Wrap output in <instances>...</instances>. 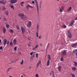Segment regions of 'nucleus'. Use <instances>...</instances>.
I'll return each instance as SVG.
<instances>
[{
	"mask_svg": "<svg viewBox=\"0 0 77 77\" xmlns=\"http://www.w3.org/2000/svg\"><path fill=\"white\" fill-rule=\"evenodd\" d=\"M68 37L69 38H71L72 37V35H71V32L69 31H68Z\"/></svg>",
	"mask_w": 77,
	"mask_h": 77,
	"instance_id": "nucleus-6",
	"label": "nucleus"
},
{
	"mask_svg": "<svg viewBox=\"0 0 77 77\" xmlns=\"http://www.w3.org/2000/svg\"><path fill=\"white\" fill-rule=\"evenodd\" d=\"M58 1H59V0H57Z\"/></svg>",
	"mask_w": 77,
	"mask_h": 77,
	"instance_id": "nucleus-64",
	"label": "nucleus"
},
{
	"mask_svg": "<svg viewBox=\"0 0 77 77\" xmlns=\"http://www.w3.org/2000/svg\"><path fill=\"white\" fill-rule=\"evenodd\" d=\"M33 52H32L30 53V55H31V56L32 55V54H33Z\"/></svg>",
	"mask_w": 77,
	"mask_h": 77,
	"instance_id": "nucleus-42",
	"label": "nucleus"
},
{
	"mask_svg": "<svg viewBox=\"0 0 77 77\" xmlns=\"http://www.w3.org/2000/svg\"><path fill=\"white\" fill-rule=\"evenodd\" d=\"M76 51V52H77V49L74 50L73 51V53H75Z\"/></svg>",
	"mask_w": 77,
	"mask_h": 77,
	"instance_id": "nucleus-32",
	"label": "nucleus"
},
{
	"mask_svg": "<svg viewBox=\"0 0 77 77\" xmlns=\"http://www.w3.org/2000/svg\"><path fill=\"white\" fill-rule=\"evenodd\" d=\"M0 43H1V42H2V40H1V39H0Z\"/></svg>",
	"mask_w": 77,
	"mask_h": 77,
	"instance_id": "nucleus-53",
	"label": "nucleus"
},
{
	"mask_svg": "<svg viewBox=\"0 0 77 77\" xmlns=\"http://www.w3.org/2000/svg\"><path fill=\"white\" fill-rule=\"evenodd\" d=\"M50 75H51V72L50 73Z\"/></svg>",
	"mask_w": 77,
	"mask_h": 77,
	"instance_id": "nucleus-55",
	"label": "nucleus"
},
{
	"mask_svg": "<svg viewBox=\"0 0 77 77\" xmlns=\"http://www.w3.org/2000/svg\"><path fill=\"white\" fill-rule=\"evenodd\" d=\"M77 43H74L73 44L72 46L71 47H76V46H77Z\"/></svg>",
	"mask_w": 77,
	"mask_h": 77,
	"instance_id": "nucleus-12",
	"label": "nucleus"
},
{
	"mask_svg": "<svg viewBox=\"0 0 77 77\" xmlns=\"http://www.w3.org/2000/svg\"><path fill=\"white\" fill-rule=\"evenodd\" d=\"M0 3H2L3 5H5V3L4 2V0H2V2L0 1Z\"/></svg>",
	"mask_w": 77,
	"mask_h": 77,
	"instance_id": "nucleus-16",
	"label": "nucleus"
},
{
	"mask_svg": "<svg viewBox=\"0 0 77 77\" xmlns=\"http://www.w3.org/2000/svg\"><path fill=\"white\" fill-rule=\"evenodd\" d=\"M31 68V66L29 67V68H30V69Z\"/></svg>",
	"mask_w": 77,
	"mask_h": 77,
	"instance_id": "nucleus-60",
	"label": "nucleus"
},
{
	"mask_svg": "<svg viewBox=\"0 0 77 77\" xmlns=\"http://www.w3.org/2000/svg\"><path fill=\"white\" fill-rule=\"evenodd\" d=\"M30 5H27L26 6V8L27 9H28V8H30Z\"/></svg>",
	"mask_w": 77,
	"mask_h": 77,
	"instance_id": "nucleus-27",
	"label": "nucleus"
},
{
	"mask_svg": "<svg viewBox=\"0 0 77 77\" xmlns=\"http://www.w3.org/2000/svg\"><path fill=\"white\" fill-rule=\"evenodd\" d=\"M72 70L73 71H75L76 70V68L75 67H74L72 68Z\"/></svg>",
	"mask_w": 77,
	"mask_h": 77,
	"instance_id": "nucleus-21",
	"label": "nucleus"
},
{
	"mask_svg": "<svg viewBox=\"0 0 77 77\" xmlns=\"http://www.w3.org/2000/svg\"><path fill=\"white\" fill-rule=\"evenodd\" d=\"M48 60L47 63V66H49V64H50V60H51V59L50 58V55H48Z\"/></svg>",
	"mask_w": 77,
	"mask_h": 77,
	"instance_id": "nucleus-3",
	"label": "nucleus"
},
{
	"mask_svg": "<svg viewBox=\"0 0 77 77\" xmlns=\"http://www.w3.org/2000/svg\"><path fill=\"white\" fill-rule=\"evenodd\" d=\"M31 24H32L31 21H29L28 24L27 25V26L28 27H30L31 26Z\"/></svg>",
	"mask_w": 77,
	"mask_h": 77,
	"instance_id": "nucleus-9",
	"label": "nucleus"
},
{
	"mask_svg": "<svg viewBox=\"0 0 77 77\" xmlns=\"http://www.w3.org/2000/svg\"><path fill=\"white\" fill-rule=\"evenodd\" d=\"M36 36L37 38H38V32H37L36 33Z\"/></svg>",
	"mask_w": 77,
	"mask_h": 77,
	"instance_id": "nucleus-38",
	"label": "nucleus"
},
{
	"mask_svg": "<svg viewBox=\"0 0 77 77\" xmlns=\"http://www.w3.org/2000/svg\"><path fill=\"white\" fill-rule=\"evenodd\" d=\"M65 2H66V1H65Z\"/></svg>",
	"mask_w": 77,
	"mask_h": 77,
	"instance_id": "nucleus-62",
	"label": "nucleus"
},
{
	"mask_svg": "<svg viewBox=\"0 0 77 77\" xmlns=\"http://www.w3.org/2000/svg\"><path fill=\"white\" fill-rule=\"evenodd\" d=\"M39 38V39H41V36H39L38 37Z\"/></svg>",
	"mask_w": 77,
	"mask_h": 77,
	"instance_id": "nucleus-49",
	"label": "nucleus"
},
{
	"mask_svg": "<svg viewBox=\"0 0 77 77\" xmlns=\"http://www.w3.org/2000/svg\"><path fill=\"white\" fill-rule=\"evenodd\" d=\"M17 2V0H11L10 2L11 4H14Z\"/></svg>",
	"mask_w": 77,
	"mask_h": 77,
	"instance_id": "nucleus-5",
	"label": "nucleus"
},
{
	"mask_svg": "<svg viewBox=\"0 0 77 77\" xmlns=\"http://www.w3.org/2000/svg\"><path fill=\"white\" fill-rule=\"evenodd\" d=\"M23 63H24V60H22V62H20V64L21 65H23Z\"/></svg>",
	"mask_w": 77,
	"mask_h": 77,
	"instance_id": "nucleus-28",
	"label": "nucleus"
},
{
	"mask_svg": "<svg viewBox=\"0 0 77 77\" xmlns=\"http://www.w3.org/2000/svg\"><path fill=\"white\" fill-rule=\"evenodd\" d=\"M19 17H21V19H23L25 18H27V17L23 13L19 14H18Z\"/></svg>",
	"mask_w": 77,
	"mask_h": 77,
	"instance_id": "nucleus-1",
	"label": "nucleus"
},
{
	"mask_svg": "<svg viewBox=\"0 0 77 77\" xmlns=\"http://www.w3.org/2000/svg\"><path fill=\"white\" fill-rule=\"evenodd\" d=\"M62 27H64V28H66V26L64 24L62 26Z\"/></svg>",
	"mask_w": 77,
	"mask_h": 77,
	"instance_id": "nucleus-24",
	"label": "nucleus"
},
{
	"mask_svg": "<svg viewBox=\"0 0 77 77\" xmlns=\"http://www.w3.org/2000/svg\"><path fill=\"white\" fill-rule=\"evenodd\" d=\"M42 46V44H41V43L40 44V46Z\"/></svg>",
	"mask_w": 77,
	"mask_h": 77,
	"instance_id": "nucleus-51",
	"label": "nucleus"
},
{
	"mask_svg": "<svg viewBox=\"0 0 77 77\" xmlns=\"http://www.w3.org/2000/svg\"><path fill=\"white\" fill-rule=\"evenodd\" d=\"M74 63L75 66H77V63L75 62H74Z\"/></svg>",
	"mask_w": 77,
	"mask_h": 77,
	"instance_id": "nucleus-25",
	"label": "nucleus"
},
{
	"mask_svg": "<svg viewBox=\"0 0 77 77\" xmlns=\"http://www.w3.org/2000/svg\"><path fill=\"white\" fill-rule=\"evenodd\" d=\"M9 41H7V39H4V45H6V44H7V45H9Z\"/></svg>",
	"mask_w": 77,
	"mask_h": 77,
	"instance_id": "nucleus-2",
	"label": "nucleus"
},
{
	"mask_svg": "<svg viewBox=\"0 0 77 77\" xmlns=\"http://www.w3.org/2000/svg\"><path fill=\"white\" fill-rule=\"evenodd\" d=\"M52 77H55V75H54V71H52Z\"/></svg>",
	"mask_w": 77,
	"mask_h": 77,
	"instance_id": "nucleus-17",
	"label": "nucleus"
},
{
	"mask_svg": "<svg viewBox=\"0 0 77 77\" xmlns=\"http://www.w3.org/2000/svg\"><path fill=\"white\" fill-rule=\"evenodd\" d=\"M21 5L23 6V4H21Z\"/></svg>",
	"mask_w": 77,
	"mask_h": 77,
	"instance_id": "nucleus-61",
	"label": "nucleus"
},
{
	"mask_svg": "<svg viewBox=\"0 0 77 77\" xmlns=\"http://www.w3.org/2000/svg\"><path fill=\"white\" fill-rule=\"evenodd\" d=\"M16 44H17V40H16V39H14L13 40V44L14 45H15Z\"/></svg>",
	"mask_w": 77,
	"mask_h": 77,
	"instance_id": "nucleus-15",
	"label": "nucleus"
},
{
	"mask_svg": "<svg viewBox=\"0 0 77 77\" xmlns=\"http://www.w3.org/2000/svg\"><path fill=\"white\" fill-rule=\"evenodd\" d=\"M3 49V47L2 46H1L0 47V50H2Z\"/></svg>",
	"mask_w": 77,
	"mask_h": 77,
	"instance_id": "nucleus-39",
	"label": "nucleus"
},
{
	"mask_svg": "<svg viewBox=\"0 0 77 77\" xmlns=\"http://www.w3.org/2000/svg\"><path fill=\"white\" fill-rule=\"evenodd\" d=\"M41 63V60H39L38 61V62L37 64V68L38 67V66H39V65H40Z\"/></svg>",
	"mask_w": 77,
	"mask_h": 77,
	"instance_id": "nucleus-11",
	"label": "nucleus"
},
{
	"mask_svg": "<svg viewBox=\"0 0 77 77\" xmlns=\"http://www.w3.org/2000/svg\"><path fill=\"white\" fill-rule=\"evenodd\" d=\"M17 47H15L14 48V50L15 51H16L17 50Z\"/></svg>",
	"mask_w": 77,
	"mask_h": 77,
	"instance_id": "nucleus-40",
	"label": "nucleus"
},
{
	"mask_svg": "<svg viewBox=\"0 0 77 77\" xmlns=\"http://www.w3.org/2000/svg\"><path fill=\"white\" fill-rule=\"evenodd\" d=\"M1 18L0 17V20H1Z\"/></svg>",
	"mask_w": 77,
	"mask_h": 77,
	"instance_id": "nucleus-63",
	"label": "nucleus"
},
{
	"mask_svg": "<svg viewBox=\"0 0 77 77\" xmlns=\"http://www.w3.org/2000/svg\"><path fill=\"white\" fill-rule=\"evenodd\" d=\"M62 69V66H59L58 67V70L60 72L61 71V69Z\"/></svg>",
	"mask_w": 77,
	"mask_h": 77,
	"instance_id": "nucleus-14",
	"label": "nucleus"
},
{
	"mask_svg": "<svg viewBox=\"0 0 77 77\" xmlns=\"http://www.w3.org/2000/svg\"><path fill=\"white\" fill-rule=\"evenodd\" d=\"M6 29L5 28H3V32L4 33H5L6 32Z\"/></svg>",
	"mask_w": 77,
	"mask_h": 77,
	"instance_id": "nucleus-18",
	"label": "nucleus"
},
{
	"mask_svg": "<svg viewBox=\"0 0 77 77\" xmlns=\"http://www.w3.org/2000/svg\"><path fill=\"white\" fill-rule=\"evenodd\" d=\"M36 58H38V54H36Z\"/></svg>",
	"mask_w": 77,
	"mask_h": 77,
	"instance_id": "nucleus-36",
	"label": "nucleus"
},
{
	"mask_svg": "<svg viewBox=\"0 0 77 77\" xmlns=\"http://www.w3.org/2000/svg\"><path fill=\"white\" fill-rule=\"evenodd\" d=\"M39 24H37V30H38L39 29Z\"/></svg>",
	"mask_w": 77,
	"mask_h": 77,
	"instance_id": "nucleus-22",
	"label": "nucleus"
},
{
	"mask_svg": "<svg viewBox=\"0 0 77 77\" xmlns=\"http://www.w3.org/2000/svg\"><path fill=\"white\" fill-rule=\"evenodd\" d=\"M32 4H34V3H35V2L33 1L32 2Z\"/></svg>",
	"mask_w": 77,
	"mask_h": 77,
	"instance_id": "nucleus-48",
	"label": "nucleus"
},
{
	"mask_svg": "<svg viewBox=\"0 0 77 77\" xmlns=\"http://www.w3.org/2000/svg\"><path fill=\"white\" fill-rule=\"evenodd\" d=\"M75 55L76 56H77V52H76L75 53Z\"/></svg>",
	"mask_w": 77,
	"mask_h": 77,
	"instance_id": "nucleus-52",
	"label": "nucleus"
},
{
	"mask_svg": "<svg viewBox=\"0 0 77 77\" xmlns=\"http://www.w3.org/2000/svg\"><path fill=\"white\" fill-rule=\"evenodd\" d=\"M10 31L11 32V33H14V30L12 29H10Z\"/></svg>",
	"mask_w": 77,
	"mask_h": 77,
	"instance_id": "nucleus-30",
	"label": "nucleus"
},
{
	"mask_svg": "<svg viewBox=\"0 0 77 77\" xmlns=\"http://www.w3.org/2000/svg\"><path fill=\"white\" fill-rule=\"evenodd\" d=\"M60 60L61 61H63V57L61 58Z\"/></svg>",
	"mask_w": 77,
	"mask_h": 77,
	"instance_id": "nucleus-35",
	"label": "nucleus"
},
{
	"mask_svg": "<svg viewBox=\"0 0 77 77\" xmlns=\"http://www.w3.org/2000/svg\"><path fill=\"white\" fill-rule=\"evenodd\" d=\"M11 68H12V67H10L8 68L7 71V72H9V70L10 69H11Z\"/></svg>",
	"mask_w": 77,
	"mask_h": 77,
	"instance_id": "nucleus-29",
	"label": "nucleus"
},
{
	"mask_svg": "<svg viewBox=\"0 0 77 77\" xmlns=\"http://www.w3.org/2000/svg\"><path fill=\"white\" fill-rule=\"evenodd\" d=\"M77 20V17L75 18V20Z\"/></svg>",
	"mask_w": 77,
	"mask_h": 77,
	"instance_id": "nucleus-50",
	"label": "nucleus"
},
{
	"mask_svg": "<svg viewBox=\"0 0 77 77\" xmlns=\"http://www.w3.org/2000/svg\"><path fill=\"white\" fill-rule=\"evenodd\" d=\"M71 75L72 76V77H75V75L74 74H73L72 73H71Z\"/></svg>",
	"mask_w": 77,
	"mask_h": 77,
	"instance_id": "nucleus-31",
	"label": "nucleus"
},
{
	"mask_svg": "<svg viewBox=\"0 0 77 77\" xmlns=\"http://www.w3.org/2000/svg\"><path fill=\"white\" fill-rule=\"evenodd\" d=\"M9 77H13V76H11V75H10V76H9Z\"/></svg>",
	"mask_w": 77,
	"mask_h": 77,
	"instance_id": "nucleus-54",
	"label": "nucleus"
},
{
	"mask_svg": "<svg viewBox=\"0 0 77 77\" xmlns=\"http://www.w3.org/2000/svg\"><path fill=\"white\" fill-rule=\"evenodd\" d=\"M74 23H75L74 20H72L70 22V26H72L74 24Z\"/></svg>",
	"mask_w": 77,
	"mask_h": 77,
	"instance_id": "nucleus-7",
	"label": "nucleus"
},
{
	"mask_svg": "<svg viewBox=\"0 0 77 77\" xmlns=\"http://www.w3.org/2000/svg\"><path fill=\"white\" fill-rule=\"evenodd\" d=\"M41 3H42V2H40L39 6H41Z\"/></svg>",
	"mask_w": 77,
	"mask_h": 77,
	"instance_id": "nucleus-44",
	"label": "nucleus"
},
{
	"mask_svg": "<svg viewBox=\"0 0 77 77\" xmlns=\"http://www.w3.org/2000/svg\"><path fill=\"white\" fill-rule=\"evenodd\" d=\"M21 77H23V75H21Z\"/></svg>",
	"mask_w": 77,
	"mask_h": 77,
	"instance_id": "nucleus-59",
	"label": "nucleus"
},
{
	"mask_svg": "<svg viewBox=\"0 0 77 77\" xmlns=\"http://www.w3.org/2000/svg\"><path fill=\"white\" fill-rule=\"evenodd\" d=\"M63 8V7H62V9Z\"/></svg>",
	"mask_w": 77,
	"mask_h": 77,
	"instance_id": "nucleus-57",
	"label": "nucleus"
},
{
	"mask_svg": "<svg viewBox=\"0 0 77 77\" xmlns=\"http://www.w3.org/2000/svg\"><path fill=\"white\" fill-rule=\"evenodd\" d=\"M21 30H22L23 33H24V32H25V29L23 28V26L21 27Z\"/></svg>",
	"mask_w": 77,
	"mask_h": 77,
	"instance_id": "nucleus-10",
	"label": "nucleus"
},
{
	"mask_svg": "<svg viewBox=\"0 0 77 77\" xmlns=\"http://www.w3.org/2000/svg\"><path fill=\"white\" fill-rule=\"evenodd\" d=\"M11 8H12L13 9H14V5H13L11 6Z\"/></svg>",
	"mask_w": 77,
	"mask_h": 77,
	"instance_id": "nucleus-33",
	"label": "nucleus"
},
{
	"mask_svg": "<svg viewBox=\"0 0 77 77\" xmlns=\"http://www.w3.org/2000/svg\"><path fill=\"white\" fill-rule=\"evenodd\" d=\"M17 30L20 29V28H19V27L18 26V25L17 26Z\"/></svg>",
	"mask_w": 77,
	"mask_h": 77,
	"instance_id": "nucleus-34",
	"label": "nucleus"
},
{
	"mask_svg": "<svg viewBox=\"0 0 77 77\" xmlns=\"http://www.w3.org/2000/svg\"><path fill=\"white\" fill-rule=\"evenodd\" d=\"M6 27L8 29L9 27V25L8 24H7L6 25Z\"/></svg>",
	"mask_w": 77,
	"mask_h": 77,
	"instance_id": "nucleus-23",
	"label": "nucleus"
},
{
	"mask_svg": "<svg viewBox=\"0 0 77 77\" xmlns=\"http://www.w3.org/2000/svg\"><path fill=\"white\" fill-rule=\"evenodd\" d=\"M4 21H7L6 19L5 18H4Z\"/></svg>",
	"mask_w": 77,
	"mask_h": 77,
	"instance_id": "nucleus-47",
	"label": "nucleus"
},
{
	"mask_svg": "<svg viewBox=\"0 0 77 77\" xmlns=\"http://www.w3.org/2000/svg\"><path fill=\"white\" fill-rule=\"evenodd\" d=\"M61 54L63 56L66 55V51L65 50H64L63 51L61 52Z\"/></svg>",
	"mask_w": 77,
	"mask_h": 77,
	"instance_id": "nucleus-8",
	"label": "nucleus"
},
{
	"mask_svg": "<svg viewBox=\"0 0 77 77\" xmlns=\"http://www.w3.org/2000/svg\"><path fill=\"white\" fill-rule=\"evenodd\" d=\"M2 9L3 10H6V9L5 8V7H3L2 8Z\"/></svg>",
	"mask_w": 77,
	"mask_h": 77,
	"instance_id": "nucleus-41",
	"label": "nucleus"
},
{
	"mask_svg": "<svg viewBox=\"0 0 77 77\" xmlns=\"http://www.w3.org/2000/svg\"><path fill=\"white\" fill-rule=\"evenodd\" d=\"M24 2H21V4L22 5H23V4H24Z\"/></svg>",
	"mask_w": 77,
	"mask_h": 77,
	"instance_id": "nucleus-45",
	"label": "nucleus"
},
{
	"mask_svg": "<svg viewBox=\"0 0 77 77\" xmlns=\"http://www.w3.org/2000/svg\"><path fill=\"white\" fill-rule=\"evenodd\" d=\"M29 8H33V7L32 6L30 5Z\"/></svg>",
	"mask_w": 77,
	"mask_h": 77,
	"instance_id": "nucleus-46",
	"label": "nucleus"
},
{
	"mask_svg": "<svg viewBox=\"0 0 77 77\" xmlns=\"http://www.w3.org/2000/svg\"><path fill=\"white\" fill-rule=\"evenodd\" d=\"M34 0L35 2L36 3V6L37 7L38 14H39V7H38V2H37V1H36V0Z\"/></svg>",
	"mask_w": 77,
	"mask_h": 77,
	"instance_id": "nucleus-4",
	"label": "nucleus"
},
{
	"mask_svg": "<svg viewBox=\"0 0 77 77\" xmlns=\"http://www.w3.org/2000/svg\"><path fill=\"white\" fill-rule=\"evenodd\" d=\"M5 14L7 15V16H8V15H9L8 11H5Z\"/></svg>",
	"mask_w": 77,
	"mask_h": 77,
	"instance_id": "nucleus-19",
	"label": "nucleus"
},
{
	"mask_svg": "<svg viewBox=\"0 0 77 77\" xmlns=\"http://www.w3.org/2000/svg\"><path fill=\"white\" fill-rule=\"evenodd\" d=\"M28 45H29V46H30V44H28Z\"/></svg>",
	"mask_w": 77,
	"mask_h": 77,
	"instance_id": "nucleus-56",
	"label": "nucleus"
},
{
	"mask_svg": "<svg viewBox=\"0 0 77 77\" xmlns=\"http://www.w3.org/2000/svg\"><path fill=\"white\" fill-rule=\"evenodd\" d=\"M60 9V12H62V9H60V8H59Z\"/></svg>",
	"mask_w": 77,
	"mask_h": 77,
	"instance_id": "nucleus-37",
	"label": "nucleus"
},
{
	"mask_svg": "<svg viewBox=\"0 0 77 77\" xmlns=\"http://www.w3.org/2000/svg\"><path fill=\"white\" fill-rule=\"evenodd\" d=\"M71 9H72V8L71 7H70L68 9V11H71Z\"/></svg>",
	"mask_w": 77,
	"mask_h": 77,
	"instance_id": "nucleus-20",
	"label": "nucleus"
},
{
	"mask_svg": "<svg viewBox=\"0 0 77 77\" xmlns=\"http://www.w3.org/2000/svg\"><path fill=\"white\" fill-rule=\"evenodd\" d=\"M35 76L36 77H39V75H38V74H36L35 75Z\"/></svg>",
	"mask_w": 77,
	"mask_h": 77,
	"instance_id": "nucleus-43",
	"label": "nucleus"
},
{
	"mask_svg": "<svg viewBox=\"0 0 77 77\" xmlns=\"http://www.w3.org/2000/svg\"><path fill=\"white\" fill-rule=\"evenodd\" d=\"M10 46H12L13 45V43L12 42H10Z\"/></svg>",
	"mask_w": 77,
	"mask_h": 77,
	"instance_id": "nucleus-26",
	"label": "nucleus"
},
{
	"mask_svg": "<svg viewBox=\"0 0 77 77\" xmlns=\"http://www.w3.org/2000/svg\"><path fill=\"white\" fill-rule=\"evenodd\" d=\"M38 46L39 45H38V44H37L35 46V47L33 48V49H32V50H34L35 49H36V48H38Z\"/></svg>",
	"mask_w": 77,
	"mask_h": 77,
	"instance_id": "nucleus-13",
	"label": "nucleus"
},
{
	"mask_svg": "<svg viewBox=\"0 0 77 77\" xmlns=\"http://www.w3.org/2000/svg\"><path fill=\"white\" fill-rule=\"evenodd\" d=\"M40 6V9H41V6Z\"/></svg>",
	"mask_w": 77,
	"mask_h": 77,
	"instance_id": "nucleus-58",
	"label": "nucleus"
}]
</instances>
